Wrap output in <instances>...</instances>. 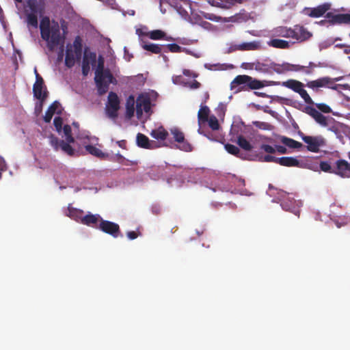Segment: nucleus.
Here are the masks:
<instances>
[{"label": "nucleus", "mask_w": 350, "mask_h": 350, "mask_svg": "<svg viewBox=\"0 0 350 350\" xmlns=\"http://www.w3.org/2000/svg\"><path fill=\"white\" fill-rule=\"evenodd\" d=\"M259 160L261 161H264V162H273V163H278V157H275L274 156L269 155V154L265 155L264 157L260 156L259 157Z\"/></svg>", "instance_id": "obj_49"}, {"label": "nucleus", "mask_w": 350, "mask_h": 350, "mask_svg": "<svg viewBox=\"0 0 350 350\" xmlns=\"http://www.w3.org/2000/svg\"><path fill=\"white\" fill-rule=\"evenodd\" d=\"M96 63V54L94 52L89 51L88 48L85 49L82 61V65H88L90 66H95Z\"/></svg>", "instance_id": "obj_26"}, {"label": "nucleus", "mask_w": 350, "mask_h": 350, "mask_svg": "<svg viewBox=\"0 0 350 350\" xmlns=\"http://www.w3.org/2000/svg\"><path fill=\"white\" fill-rule=\"evenodd\" d=\"M81 68H82V74L83 76H87L90 71V66H88V65H82L81 66Z\"/></svg>", "instance_id": "obj_61"}, {"label": "nucleus", "mask_w": 350, "mask_h": 350, "mask_svg": "<svg viewBox=\"0 0 350 350\" xmlns=\"http://www.w3.org/2000/svg\"><path fill=\"white\" fill-rule=\"evenodd\" d=\"M142 47L152 53L160 54L161 53H167V50L164 49V45L153 44V43H146L143 42Z\"/></svg>", "instance_id": "obj_24"}, {"label": "nucleus", "mask_w": 350, "mask_h": 350, "mask_svg": "<svg viewBox=\"0 0 350 350\" xmlns=\"http://www.w3.org/2000/svg\"><path fill=\"white\" fill-rule=\"evenodd\" d=\"M7 170V164L5 159L0 156V178H1V173Z\"/></svg>", "instance_id": "obj_57"}, {"label": "nucleus", "mask_w": 350, "mask_h": 350, "mask_svg": "<svg viewBox=\"0 0 350 350\" xmlns=\"http://www.w3.org/2000/svg\"><path fill=\"white\" fill-rule=\"evenodd\" d=\"M35 73L36 80L33 86V96L42 103L47 97V92L46 90L42 92V89L44 88V80L38 73L36 69H35Z\"/></svg>", "instance_id": "obj_13"}, {"label": "nucleus", "mask_w": 350, "mask_h": 350, "mask_svg": "<svg viewBox=\"0 0 350 350\" xmlns=\"http://www.w3.org/2000/svg\"><path fill=\"white\" fill-rule=\"evenodd\" d=\"M330 9L329 3H323L316 8L306 10V14L312 18H319L323 16Z\"/></svg>", "instance_id": "obj_20"}, {"label": "nucleus", "mask_w": 350, "mask_h": 350, "mask_svg": "<svg viewBox=\"0 0 350 350\" xmlns=\"http://www.w3.org/2000/svg\"><path fill=\"white\" fill-rule=\"evenodd\" d=\"M85 150L92 155H94L99 159H106L108 157L107 154L102 152V150L93 145H87Z\"/></svg>", "instance_id": "obj_35"}, {"label": "nucleus", "mask_w": 350, "mask_h": 350, "mask_svg": "<svg viewBox=\"0 0 350 350\" xmlns=\"http://www.w3.org/2000/svg\"><path fill=\"white\" fill-rule=\"evenodd\" d=\"M320 167H321V170L323 172H329L331 170L330 165L327 162H325V161L321 162Z\"/></svg>", "instance_id": "obj_58"}, {"label": "nucleus", "mask_w": 350, "mask_h": 350, "mask_svg": "<svg viewBox=\"0 0 350 350\" xmlns=\"http://www.w3.org/2000/svg\"><path fill=\"white\" fill-rule=\"evenodd\" d=\"M305 109L306 112L313 118H314L317 113L319 112L315 108L309 106L306 107Z\"/></svg>", "instance_id": "obj_56"}, {"label": "nucleus", "mask_w": 350, "mask_h": 350, "mask_svg": "<svg viewBox=\"0 0 350 350\" xmlns=\"http://www.w3.org/2000/svg\"><path fill=\"white\" fill-rule=\"evenodd\" d=\"M189 86L191 89H198L201 86V84L200 82L194 80L193 82L189 84Z\"/></svg>", "instance_id": "obj_62"}, {"label": "nucleus", "mask_w": 350, "mask_h": 350, "mask_svg": "<svg viewBox=\"0 0 350 350\" xmlns=\"http://www.w3.org/2000/svg\"><path fill=\"white\" fill-rule=\"evenodd\" d=\"M281 142L285 146L291 148L298 149L303 146L301 143L287 137H282Z\"/></svg>", "instance_id": "obj_37"}, {"label": "nucleus", "mask_w": 350, "mask_h": 350, "mask_svg": "<svg viewBox=\"0 0 350 350\" xmlns=\"http://www.w3.org/2000/svg\"><path fill=\"white\" fill-rule=\"evenodd\" d=\"M260 150H264L265 152L269 154H274L275 152V147H273L268 144H262L260 146Z\"/></svg>", "instance_id": "obj_53"}, {"label": "nucleus", "mask_w": 350, "mask_h": 350, "mask_svg": "<svg viewBox=\"0 0 350 350\" xmlns=\"http://www.w3.org/2000/svg\"><path fill=\"white\" fill-rule=\"evenodd\" d=\"M335 81H334L333 82H334ZM326 87L330 88V89H332V90H338V88H342L343 90H348L349 88V85L348 84H334V83H332V84H329V85H326Z\"/></svg>", "instance_id": "obj_55"}, {"label": "nucleus", "mask_w": 350, "mask_h": 350, "mask_svg": "<svg viewBox=\"0 0 350 350\" xmlns=\"http://www.w3.org/2000/svg\"><path fill=\"white\" fill-rule=\"evenodd\" d=\"M254 124L256 127L262 130H270L271 129V125L267 122H255Z\"/></svg>", "instance_id": "obj_52"}, {"label": "nucleus", "mask_w": 350, "mask_h": 350, "mask_svg": "<svg viewBox=\"0 0 350 350\" xmlns=\"http://www.w3.org/2000/svg\"><path fill=\"white\" fill-rule=\"evenodd\" d=\"M268 45L276 49H286L290 47V44L288 41L280 39H272L268 42Z\"/></svg>", "instance_id": "obj_34"}, {"label": "nucleus", "mask_w": 350, "mask_h": 350, "mask_svg": "<svg viewBox=\"0 0 350 350\" xmlns=\"http://www.w3.org/2000/svg\"><path fill=\"white\" fill-rule=\"evenodd\" d=\"M150 39L154 40H170L172 39V38H168L165 33L162 30L160 29H156L152 30L149 32H148L146 34Z\"/></svg>", "instance_id": "obj_30"}, {"label": "nucleus", "mask_w": 350, "mask_h": 350, "mask_svg": "<svg viewBox=\"0 0 350 350\" xmlns=\"http://www.w3.org/2000/svg\"><path fill=\"white\" fill-rule=\"evenodd\" d=\"M340 77L332 79L329 77H324L317 80L308 81L306 84V86L309 88L314 90L319 88L326 87V85L332 84L334 81H338L340 80Z\"/></svg>", "instance_id": "obj_16"}, {"label": "nucleus", "mask_w": 350, "mask_h": 350, "mask_svg": "<svg viewBox=\"0 0 350 350\" xmlns=\"http://www.w3.org/2000/svg\"><path fill=\"white\" fill-rule=\"evenodd\" d=\"M183 73L185 76L186 77H197V75L195 74L194 72H193L191 70H188V69H184L183 71Z\"/></svg>", "instance_id": "obj_60"}, {"label": "nucleus", "mask_w": 350, "mask_h": 350, "mask_svg": "<svg viewBox=\"0 0 350 350\" xmlns=\"http://www.w3.org/2000/svg\"><path fill=\"white\" fill-rule=\"evenodd\" d=\"M335 81H334L333 82H334ZM326 87L330 88V89H332V90H338V88H342L343 90H348L349 88V85L348 84H334V83H332V84H329V85H326Z\"/></svg>", "instance_id": "obj_54"}, {"label": "nucleus", "mask_w": 350, "mask_h": 350, "mask_svg": "<svg viewBox=\"0 0 350 350\" xmlns=\"http://www.w3.org/2000/svg\"><path fill=\"white\" fill-rule=\"evenodd\" d=\"M83 211L82 210L73 208L70 205L68 206L66 215L71 219L81 223V219L83 217Z\"/></svg>", "instance_id": "obj_31"}, {"label": "nucleus", "mask_w": 350, "mask_h": 350, "mask_svg": "<svg viewBox=\"0 0 350 350\" xmlns=\"http://www.w3.org/2000/svg\"><path fill=\"white\" fill-rule=\"evenodd\" d=\"M164 49L167 50V53L169 51L172 53H181L184 51L181 46L175 43L164 44Z\"/></svg>", "instance_id": "obj_43"}, {"label": "nucleus", "mask_w": 350, "mask_h": 350, "mask_svg": "<svg viewBox=\"0 0 350 350\" xmlns=\"http://www.w3.org/2000/svg\"><path fill=\"white\" fill-rule=\"evenodd\" d=\"M282 85L291 89L296 93H299L304 88V84L301 82L295 79H288L286 81H284L282 83Z\"/></svg>", "instance_id": "obj_27"}, {"label": "nucleus", "mask_w": 350, "mask_h": 350, "mask_svg": "<svg viewBox=\"0 0 350 350\" xmlns=\"http://www.w3.org/2000/svg\"><path fill=\"white\" fill-rule=\"evenodd\" d=\"M120 109V99L116 93L110 92L108 95V102L106 105V113L109 118L116 119Z\"/></svg>", "instance_id": "obj_9"}, {"label": "nucleus", "mask_w": 350, "mask_h": 350, "mask_svg": "<svg viewBox=\"0 0 350 350\" xmlns=\"http://www.w3.org/2000/svg\"><path fill=\"white\" fill-rule=\"evenodd\" d=\"M82 38L77 36L75 37L73 44H68L66 51L65 65L68 68L75 66L76 61H80L83 50Z\"/></svg>", "instance_id": "obj_5"}, {"label": "nucleus", "mask_w": 350, "mask_h": 350, "mask_svg": "<svg viewBox=\"0 0 350 350\" xmlns=\"http://www.w3.org/2000/svg\"><path fill=\"white\" fill-rule=\"evenodd\" d=\"M135 97L133 95H130L126 101V116L128 118H131L135 114Z\"/></svg>", "instance_id": "obj_28"}, {"label": "nucleus", "mask_w": 350, "mask_h": 350, "mask_svg": "<svg viewBox=\"0 0 350 350\" xmlns=\"http://www.w3.org/2000/svg\"><path fill=\"white\" fill-rule=\"evenodd\" d=\"M300 96L304 99L306 103L308 105H312L314 104L312 98L308 94L307 91L304 89V88L300 90V92L298 93Z\"/></svg>", "instance_id": "obj_47"}, {"label": "nucleus", "mask_w": 350, "mask_h": 350, "mask_svg": "<svg viewBox=\"0 0 350 350\" xmlns=\"http://www.w3.org/2000/svg\"><path fill=\"white\" fill-rule=\"evenodd\" d=\"M301 139L307 144V150L312 152H319L320 148L326 145L325 139L321 135L309 136L300 133Z\"/></svg>", "instance_id": "obj_8"}, {"label": "nucleus", "mask_w": 350, "mask_h": 350, "mask_svg": "<svg viewBox=\"0 0 350 350\" xmlns=\"http://www.w3.org/2000/svg\"><path fill=\"white\" fill-rule=\"evenodd\" d=\"M61 27L64 31L62 35L60 32V27L59 23L55 21H53L51 27L45 31V35H41V38L45 40L47 43V47L50 51H53L56 47L59 45L64 46L67 30V25L64 21L62 23Z\"/></svg>", "instance_id": "obj_3"}, {"label": "nucleus", "mask_w": 350, "mask_h": 350, "mask_svg": "<svg viewBox=\"0 0 350 350\" xmlns=\"http://www.w3.org/2000/svg\"><path fill=\"white\" fill-rule=\"evenodd\" d=\"M150 135L157 140L164 141L168 136V132L162 126H161L159 128L152 130L150 133Z\"/></svg>", "instance_id": "obj_32"}, {"label": "nucleus", "mask_w": 350, "mask_h": 350, "mask_svg": "<svg viewBox=\"0 0 350 350\" xmlns=\"http://www.w3.org/2000/svg\"><path fill=\"white\" fill-rule=\"evenodd\" d=\"M239 85H242L239 90H258L264 87L262 81L245 75L237 76L230 83V89L234 90Z\"/></svg>", "instance_id": "obj_6"}, {"label": "nucleus", "mask_w": 350, "mask_h": 350, "mask_svg": "<svg viewBox=\"0 0 350 350\" xmlns=\"http://www.w3.org/2000/svg\"><path fill=\"white\" fill-rule=\"evenodd\" d=\"M60 104L57 101L53 102L48 108L44 116L45 122H50L53 116L55 113L56 109L59 107Z\"/></svg>", "instance_id": "obj_36"}, {"label": "nucleus", "mask_w": 350, "mask_h": 350, "mask_svg": "<svg viewBox=\"0 0 350 350\" xmlns=\"http://www.w3.org/2000/svg\"><path fill=\"white\" fill-rule=\"evenodd\" d=\"M63 131L66 137V140L68 143H74L75 139L72 135V129L70 125L66 124L63 127Z\"/></svg>", "instance_id": "obj_42"}, {"label": "nucleus", "mask_w": 350, "mask_h": 350, "mask_svg": "<svg viewBox=\"0 0 350 350\" xmlns=\"http://www.w3.org/2000/svg\"><path fill=\"white\" fill-rule=\"evenodd\" d=\"M293 39L299 41H305L312 36V34L303 26L295 25L293 29Z\"/></svg>", "instance_id": "obj_21"}, {"label": "nucleus", "mask_w": 350, "mask_h": 350, "mask_svg": "<svg viewBox=\"0 0 350 350\" xmlns=\"http://www.w3.org/2000/svg\"><path fill=\"white\" fill-rule=\"evenodd\" d=\"M51 27V25H50L49 18L47 16L42 18L40 24V35H45V31H46Z\"/></svg>", "instance_id": "obj_41"}, {"label": "nucleus", "mask_w": 350, "mask_h": 350, "mask_svg": "<svg viewBox=\"0 0 350 350\" xmlns=\"http://www.w3.org/2000/svg\"><path fill=\"white\" fill-rule=\"evenodd\" d=\"M271 65V59H267L262 62L256 60L255 70L260 72L270 74Z\"/></svg>", "instance_id": "obj_29"}, {"label": "nucleus", "mask_w": 350, "mask_h": 350, "mask_svg": "<svg viewBox=\"0 0 350 350\" xmlns=\"http://www.w3.org/2000/svg\"><path fill=\"white\" fill-rule=\"evenodd\" d=\"M102 219L98 214L93 215L89 213L81 219V224L98 229V225L101 222Z\"/></svg>", "instance_id": "obj_19"}, {"label": "nucleus", "mask_w": 350, "mask_h": 350, "mask_svg": "<svg viewBox=\"0 0 350 350\" xmlns=\"http://www.w3.org/2000/svg\"><path fill=\"white\" fill-rule=\"evenodd\" d=\"M207 1L213 7L228 10L237 4L244 3L246 0H208Z\"/></svg>", "instance_id": "obj_15"}, {"label": "nucleus", "mask_w": 350, "mask_h": 350, "mask_svg": "<svg viewBox=\"0 0 350 350\" xmlns=\"http://www.w3.org/2000/svg\"><path fill=\"white\" fill-rule=\"evenodd\" d=\"M245 68L250 70H255L256 67V61L254 62L245 63Z\"/></svg>", "instance_id": "obj_64"}, {"label": "nucleus", "mask_w": 350, "mask_h": 350, "mask_svg": "<svg viewBox=\"0 0 350 350\" xmlns=\"http://www.w3.org/2000/svg\"><path fill=\"white\" fill-rule=\"evenodd\" d=\"M225 149L226 150L232 154V155H234V156H238L240 150H239V148L234 146V145H232V144H225Z\"/></svg>", "instance_id": "obj_46"}, {"label": "nucleus", "mask_w": 350, "mask_h": 350, "mask_svg": "<svg viewBox=\"0 0 350 350\" xmlns=\"http://www.w3.org/2000/svg\"><path fill=\"white\" fill-rule=\"evenodd\" d=\"M207 122H208V126H210V128L212 129V130L216 131L219 129V124L218 120L215 116H211L208 119Z\"/></svg>", "instance_id": "obj_45"}, {"label": "nucleus", "mask_w": 350, "mask_h": 350, "mask_svg": "<svg viewBox=\"0 0 350 350\" xmlns=\"http://www.w3.org/2000/svg\"><path fill=\"white\" fill-rule=\"evenodd\" d=\"M334 172L343 178H350V164L344 159H339L336 162Z\"/></svg>", "instance_id": "obj_17"}, {"label": "nucleus", "mask_w": 350, "mask_h": 350, "mask_svg": "<svg viewBox=\"0 0 350 350\" xmlns=\"http://www.w3.org/2000/svg\"><path fill=\"white\" fill-rule=\"evenodd\" d=\"M137 144L139 147L146 149H154L159 147L154 141H151L147 136L138 133L136 137Z\"/></svg>", "instance_id": "obj_18"}, {"label": "nucleus", "mask_w": 350, "mask_h": 350, "mask_svg": "<svg viewBox=\"0 0 350 350\" xmlns=\"http://www.w3.org/2000/svg\"><path fill=\"white\" fill-rule=\"evenodd\" d=\"M113 161H115L120 164L129 165V163H131L128 159H125L122 154L120 153H117L114 158L113 159Z\"/></svg>", "instance_id": "obj_48"}, {"label": "nucleus", "mask_w": 350, "mask_h": 350, "mask_svg": "<svg viewBox=\"0 0 350 350\" xmlns=\"http://www.w3.org/2000/svg\"><path fill=\"white\" fill-rule=\"evenodd\" d=\"M151 109L150 100L147 96L140 95L136 100V116L137 118H140L143 112L148 113Z\"/></svg>", "instance_id": "obj_14"}, {"label": "nucleus", "mask_w": 350, "mask_h": 350, "mask_svg": "<svg viewBox=\"0 0 350 350\" xmlns=\"http://www.w3.org/2000/svg\"><path fill=\"white\" fill-rule=\"evenodd\" d=\"M174 137V141L178 143L176 148L185 152H191L193 150L192 145L185 139L184 133L177 128L170 130Z\"/></svg>", "instance_id": "obj_10"}, {"label": "nucleus", "mask_w": 350, "mask_h": 350, "mask_svg": "<svg viewBox=\"0 0 350 350\" xmlns=\"http://www.w3.org/2000/svg\"><path fill=\"white\" fill-rule=\"evenodd\" d=\"M98 229L114 238H117L119 236L122 237L119 225L108 220L102 219L101 222L99 223Z\"/></svg>", "instance_id": "obj_11"}, {"label": "nucleus", "mask_w": 350, "mask_h": 350, "mask_svg": "<svg viewBox=\"0 0 350 350\" xmlns=\"http://www.w3.org/2000/svg\"><path fill=\"white\" fill-rule=\"evenodd\" d=\"M237 144L244 150L250 151L252 149V146L243 135H239L237 137Z\"/></svg>", "instance_id": "obj_38"}, {"label": "nucleus", "mask_w": 350, "mask_h": 350, "mask_svg": "<svg viewBox=\"0 0 350 350\" xmlns=\"http://www.w3.org/2000/svg\"><path fill=\"white\" fill-rule=\"evenodd\" d=\"M234 47V50L256 51L259 50L261 47V45L259 41H252L250 42H244L240 44H237Z\"/></svg>", "instance_id": "obj_23"}, {"label": "nucleus", "mask_w": 350, "mask_h": 350, "mask_svg": "<svg viewBox=\"0 0 350 350\" xmlns=\"http://www.w3.org/2000/svg\"><path fill=\"white\" fill-rule=\"evenodd\" d=\"M104 58L100 55L98 59L94 77L98 94L100 96L107 93L109 90L110 83H113L114 81H116L110 70L104 68Z\"/></svg>", "instance_id": "obj_2"}, {"label": "nucleus", "mask_w": 350, "mask_h": 350, "mask_svg": "<svg viewBox=\"0 0 350 350\" xmlns=\"http://www.w3.org/2000/svg\"><path fill=\"white\" fill-rule=\"evenodd\" d=\"M203 17L206 19L210 20L211 21L214 22H223L226 23L229 21L226 18H222L221 16H217L212 13H204Z\"/></svg>", "instance_id": "obj_40"}, {"label": "nucleus", "mask_w": 350, "mask_h": 350, "mask_svg": "<svg viewBox=\"0 0 350 350\" xmlns=\"http://www.w3.org/2000/svg\"><path fill=\"white\" fill-rule=\"evenodd\" d=\"M45 0H27L25 7L26 22L28 26L37 28L38 16H42L45 13Z\"/></svg>", "instance_id": "obj_4"}, {"label": "nucleus", "mask_w": 350, "mask_h": 350, "mask_svg": "<svg viewBox=\"0 0 350 350\" xmlns=\"http://www.w3.org/2000/svg\"><path fill=\"white\" fill-rule=\"evenodd\" d=\"M269 191L270 192L273 191L271 195L275 196L273 201L280 202L283 210L291 212L295 215H299L300 202L295 200V195L293 193H288L275 188L271 184L269 185Z\"/></svg>", "instance_id": "obj_1"}, {"label": "nucleus", "mask_w": 350, "mask_h": 350, "mask_svg": "<svg viewBox=\"0 0 350 350\" xmlns=\"http://www.w3.org/2000/svg\"><path fill=\"white\" fill-rule=\"evenodd\" d=\"M316 106L319 110L323 113H328L332 112V109L330 108V107L325 103H317Z\"/></svg>", "instance_id": "obj_51"}, {"label": "nucleus", "mask_w": 350, "mask_h": 350, "mask_svg": "<svg viewBox=\"0 0 350 350\" xmlns=\"http://www.w3.org/2000/svg\"><path fill=\"white\" fill-rule=\"evenodd\" d=\"M63 120L59 116L55 117L53 120V124L56 129V131L59 133L62 129Z\"/></svg>", "instance_id": "obj_50"}, {"label": "nucleus", "mask_w": 350, "mask_h": 350, "mask_svg": "<svg viewBox=\"0 0 350 350\" xmlns=\"http://www.w3.org/2000/svg\"><path fill=\"white\" fill-rule=\"evenodd\" d=\"M127 237L129 239L133 240L137 237V234L135 231H129L127 232Z\"/></svg>", "instance_id": "obj_63"}, {"label": "nucleus", "mask_w": 350, "mask_h": 350, "mask_svg": "<svg viewBox=\"0 0 350 350\" xmlns=\"http://www.w3.org/2000/svg\"><path fill=\"white\" fill-rule=\"evenodd\" d=\"M210 110L208 107L204 106L202 107L198 114V120L200 122H205L208 121V115H209Z\"/></svg>", "instance_id": "obj_39"}, {"label": "nucleus", "mask_w": 350, "mask_h": 350, "mask_svg": "<svg viewBox=\"0 0 350 350\" xmlns=\"http://www.w3.org/2000/svg\"><path fill=\"white\" fill-rule=\"evenodd\" d=\"M271 64L270 74L273 71L278 74H281L285 71H301L307 75H310L312 73V68L315 66L314 64L312 62H309L308 66H300L297 64H291L288 63L278 64L271 60Z\"/></svg>", "instance_id": "obj_7"}, {"label": "nucleus", "mask_w": 350, "mask_h": 350, "mask_svg": "<svg viewBox=\"0 0 350 350\" xmlns=\"http://www.w3.org/2000/svg\"><path fill=\"white\" fill-rule=\"evenodd\" d=\"M49 142L51 146L56 151L59 149H61L62 151L70 156H72L75 154V150L70 145V143L67 142H65L64 140H59L54 135L51 134L49 136Z\"/></svg>", "instance_id": "obj_12"}, {"label": "nucleus", "mask_w": 350, "mask_h": 350, "mask_svg": "<svg viewBox=\"0 0 350 350\" xmlns=\"http://www.w3.org/2000/svg\"><path fill=\"white\" fill-rule=\"evenodd\" d=\"M314 119L322 126H327L329 124L328 118L323 115L321 112H319Z\"/></svg>", "instance_id": "obj_44"}, {"label": "nucleus", "mask_w": 350, "mask_h": 350, "mask_svg": "<svg viewBox=\"0 0 350 350\" xmlns=\"http://www.w3.org/2000/svg\"><path fill=\"white\" fill-rule=\"evenodd\" d=\"M274 31L277 36L286 38H293V36L295 35L293 29L286 27H279L275 29Z\"/></svg>", "instance_id": "obj_33"}, {"label": "nucleus", "mask_w": 350, "mask_h": 350, "mask_svg": "<svg viewBox=\"0 0 350 350\" xmlns=\"http://www.w3.org/2000/svg\"><path fill=\"white\" fill-rule=\"evenodd\" d=\"M325 17L329 18L332 23L350 24V14H333L332 12H327Z\"/></svg>", "instance_id": "obj_22"}, {"label": "nucleus", "mask_w": 350, "mask_h": 350, "mask_svg": "<svg viewBox=\"0 0 350 350\" xmlns=\"http://www.w3.org/2000/svg\"><path fill=\"white\" fill-rule=\"evenodd\" d=\"M275 151H278L280 154L287 153V149L285 146L277 145L275 146Z\"/></svg>", "instance_id": "obj_59"}, {"label": "nucleus", "mask_w": 350, "mask_h": 350, "mask_svg": "<svg viewBox=\"0 0 350 350\" xmlns=\"http://www.w3.org/2000/svg\"><path fill=\"white\" fill-rule=\"evenodd\" d=\"M278 164L286 167H301L300 161L292 157H282L278 158Z\"/></svg>", "instance_id": "obj_25"}]
</instances>
